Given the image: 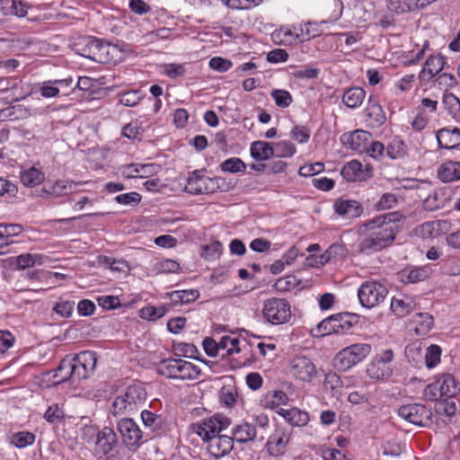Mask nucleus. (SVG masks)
<instances>
[{
	"instance_id": "nucleus-1",
	"label": "nucleus",
	"mask_w": 460,
	"mask_h": 460,
	"mask_svg": "<svg viewBox=\"0 0 460 460\" xmlns=\"http://www.w3.org/2000/svg\"><path fill=\"white\" fill-rule=\"evenodd\" d=\"M404 219L399 212H391L374 217L365 223L370 233L358 244V252L371 255L390 246L398 232L396 223Z\"/></svg>"
},
{
	"instance_id": "nucleus-2",
	"label": "nucleus",
	"mask_w": 460,
	"mask_h": 460,
	"mask_svg": "<svg viewBox=\"0 0 460 460\" xmlns=\"http://www.w3.org/2000/svg\"><path fill=\"white\" fill-rule=\"evenodd\" d=\"M231 420L222 414L202 420L191 425L193 433L208 443V451L215 458H220L231 452L234 447L232 437L219 435V432L227 429Z\"/></svg>"
},
{
	"instance_id": "nucleus-3",
	"label": "nucleus",
	"mask_w": 460,
	"mask_h": 460,
	"mask_svg": "<svg viewBox=\"0 0 460 460\" xmlns=\"http://www.w3.org/2000/svg\"><path fill=\"white\" fill-rule=\"evenodd\" d=\"M157 372L167 378L188 381L209 376L208 373L199 367L181 358H172L162 360L157 367Z\"/></svg>"
},
{
	"instance_id": "nucleus-4",
	"label": "nucleus",
	"mask_w": 460,
	"mask_h": 460,
	"mask_svg": "<svg viewBox=\"0 0 460 460\" xmlns=\"http://www.w3.org/2000/svg\"><path fill=\"white\" fill-rule=\"evenodd\" d=\"M83 434L87 443L94 444V456L100 458L110 453L118 442L116 433L110 427L99 429L94 426H86Z\"/></svg>"
},
{
	"instance_id": "nucleus-5",
	"label": "nucleus",
	"mask_w": 460,
	"mask_h": 460,
	"mask_svg": "<svg viewBox=\"0 0 460 460\" xmlns=\"http://www.w3.org/2000/svg\"><path fill=\"white\" fill-rule=\"evenodd\" d=\"M146 399V392L141 384L129 385L122 394L115 398L112 403L113 413H133L145 403Z\"/></svg>"
},
{
	"instance_id": "nucleus-6",
	"label": "nucleus",
	"mask_w": 460,
	"mask_h": 460,
	"mask_svg": "<svg viewBox=\"0 0 460 460\" xmlns=\"http://www.w3.org/2000/svg\"><path fill=\"white\" fill-rule=\"evenodd\" d=\"M110 48V44L91 36L80 37L73 44L76 54L98 63L109 62Z\"/></svg>"
},
{
	"instance_id": "nucleus-7",
	"label": "nucleus",
	"mask_w": 460,
	"mask_h": 460,
	"mask_svg": "<svg viewBox=\"0 0 460 460\" xmlns=\"http://www.w3.org/2000/svg\"><path fill=\"white\" fill-rule=\"evenodd\" d=\"M371 351L366 343L352 344L341 349L334 358V366L341 371H346L363 360Z\"/></svg>"
},
{
	"instance_id": "nucleus-8",
	"label": "nucleus",
	"mask_w": 460,
	"mask_h": 460,
	"mask_svg": "<svg viewBox=\"0 0 460 460\" xmlns=\"http://www.w3.org/2000/svg\"><path fill=\"white\" fill-rule=\"evenodd\" d=\"M262 316L266 322L271 324L286 323L291 317L290 305L284 298H269L263 303Z\"/></svg>"
},
{
	"instance_id": "nucleus-9",
	"label": "nucleus",
	"mask_w": 460,
	"mask_h": 460,
	"mask_svg": "<svg viewBox=\"0 0 460 460\" xmlns=\"http://www.w3.org/2000/svg\"><path fill=\"white\" fill-rule=\"evenodd\" d=\"M387 295V288L376 281H366L358 290L360 305L366 308H373L382 303Z\"/></svg>"
},
{
	"instance_id": "nucleus-10",
	"label": "nucleus",
	"mask_w": 460,
	"mask_h": 460,
	"mask_svg": "<svg viewBox=\"0 0 460 460\" xmlns=\"http://www.w3.org/2000/svg\"><path fill=\"white\" fill-rule=\"evenodd\" d=\"M398 415L417 426L427 427L432 423V411L420 403L402 405L398 409Z\"/></svg>"
},
{
	"instance_id": "nucleus-11",
	"label": "nucleus",
	"mask_w": 460,
	"mask_h": 460,
	"mask_svg": "<svg viewBox=\"0 0 460 460\" xmlns=\"http://www.w3.org/2000/svg\"><path fill=\"white\" fill-rule=\"evenodd\" d=\"M394 358L392 349H385L378 354L367 367V374L373 379H386L392 375L390 363Z\"/></svg>"
},
{
	"instance_id": "nucleus-12",
	"label": "nucleus",
	"mask_w": 460,
	"mask_h": 460,
	"mask_svg": "<svg viewBox=\"0 0 460 460\" xmlns=\"http://www.w3.org/2000/svg\"><path fill=\"white\" fill-rule=\"evenodd\" d=\"M291 375L303 382H311L317 376L313 361L305 356H296L290 361Z\"/></svg>"
},
{
	"instance_id": "nucleus-13",
	"label": "nucleus",
	"mask_w": 460,
	"mask_h": 460,
	"mask_svg": "<svg viewBox=\"0 0 460 460\" xmlns=\"http://www.w3.org/2000/svg\"><path fill=\"white\" fill-rule=\"evenodd\" d=\"M118 429L127 447L135 448L140 444L143 432L132 419L120 420L118 422Z\"/></svg>"
},
{
	"instance_id": "nucleus-14",
	"label": "nucleus",
	"mask_w": 460,
	"mask_h": 460,
	"mask_svg": "<svg viewBox=\"0 0 460 460\" xmlns=\"http://www.w3.org/2000/svg\"><path fill=\"white\" fill-rule=\"evenodd\" d=\"M77 361L73 358L72 359H63L57 368L58 372H66L57 383H65L67 381L75 382V380L84 379L91 376L83 367L76 363Z\"/></svg>"
},
{
	"instance_id": "nucleus-15",
	"label": "nucleus",
	"mask_w": 460,
	"mask_h": 460,
	"mask_svg": "<svg viewBox=\"0 0 460 460\" xmlns=\"http://www.w3.org/2000/svg\"><path fill=\"white\" fill-rule=\"evenodd\" d=\"M141 419L146 429L155 435L164 434L169 429V424L162 415H157L148 410L142 411Z\"/></svg>"
},
{
	"instance_id": "nucleus-16",
	"label": "nucleus",
	"mask_w": 460,
	"mask_h": 460,
	"mask_svg": "<svg viewBox=\"0 0 460 460\" xmlns=\"http://www.w3.org/2000/svg\"><path fill=\"white\" fill-rule=\"evenodd\" d=\"M431 274V268L429 266L422 267H407L398 272V279L404 284H415L427 279Z\"/></svg>"
},
{
	"instance_id": "nucleus-17",
	"label": "nucleus",
	"mask_w": 460,
	"mask_h": 460,
	"mask_svg": "<svg viewBox=\"0 0 460 460\" xmlns=\"http://www.w3.org/2000/svg\"><path fill=\"white\" fill-rule=\"evenodd\" d=\"M233 440L238 443H247L259 438L260 441L264 439V435L256 429L252 424L243 422L235 426L233 429Z\"/></svg>"
},
{
	"instance_id": "nucleus-18",
	"label": "nucleus",
	"mask_w": 460,
	"mask_h": 460,
	"mask_svg": "<svg viewBox=\"0 0 460 460\" xmlns=\"http://www.w3.org/2000/svg\"><path fill=\"white\" fill-rule=\"evenodd\" d=\"M371 134L367 131L357 129L350 134H344L342 136L343 143L350 149L362 153L367 147V143L370 141Z\"/></svg>"
},
{
	"instance_id": "nucleus-19",
	"label": "nucleus",
	"mask_w": 460,
	"mask_h": 460,
	"mask_svg": "<svg viewBox=\"0 0 460 460\" xmlns=\"http://www.w3.org/2000/svg\"><path fill=\"white\" fill-rule=\"evenodd\" d=\"M416 305L417 304L414 297L400 294L392 298L390 307L397 316L403 317L412 312L416 308Z\"/></svg>"
},
{
	"instance_id": "nucleus-20",
	"label": "nucleus",
	"mask_w": 460,
	"mask_h": 460,
	"mask_svg": "<svg viewBox=\"0 0 460 460\" xmlns=\"http://www.w3.org/2000/svg\"><path fill=\"white\" fill-rule=\"evenodd\" d=\"M446 61L440 55L429 57L425 66L419 75V78L423 82H429L444 67Z\"/></svg>"
},
{
	"instance_id": "nucleus-21",
	"label": "nucleus",
	"mask_w": 460,
	"mask_h": 460,
	"mask_svg": "<svg viewBox=\"0 0 460 460\" xmlns=\"http://www.w3.org/2000/svg\"><path fill=\"white\" fill-rule=\"evenodd\" d=\"M288 438L285 432L277 429L269 438L267 448L270 456H279L284 454Z\"/></svg>"
},
{
	"instance_id": "nucleus-22",
	"label": "nucleus",
	"mask_w": 460,
	"mask_h": 460,
	"mask_svg": "<svg viewBox=\"0 0 460 460\" xmlns=\"http://www.w3.org/2000/svg\"><path fill=\"white\" fill-rule=\"evenodd\" d=\"M450 197L446 190H435L423 200V208L428 211H434L447 206Z\"/></svg>"
},
{
	"instance_id": "nucleus-23",
	"label": "nucleus",
	"mask_w": 460,
	"mask_h": 460,
	"mask_svg": "<svg viewBox=\"0 0 460 460\" xmlns=\"http://www.w3.org/2000/svg\"><path fill=\"white\" fill-rule=\"evenodd\" d=\"M334 210L341 217L354 218L360 216L362 208L358 201L350 199H337L334 202Z\"/></svg>"
},
{
	"instance_id": "nucleus-24",
	"label": "nucleus",
	"mask_w": 460,
	"mask_h": 460,
	"mask_svg": "<svg viewBox=\"0 0 460 460\" xmlns=\"http://www.w3.org/2000/svg\"><path fill=\"white\" fill-rule=\"evenodd\" d=\"M437 140L439 147L452 149L460 145V130L441 128L437 132Z\"/></svg>"
},
{
	"instance_id": "nucleus-25",
	"label": "nucleus",
	"mask_w": 460,
	"mask_h": 460,
	"mask_svg": "<svg viewBox=\"0 0 460 460\" xmlns=\"http://www.w3.org/2000/svg\"><path fill=\"white\" fill-rule=\"evenodd\" d=\"M438 178L444 182H451L460 179V162L448 161L441 164L438 170Z\"/></svg>"
},
{
	"instance_id": "nucleus-26",
	"label": "nucleus",
	"mask_w": 460,
	"mask_h": 460,
	"mask_svg": "<svg viewBox=\"0 0 460 460\" xmlns=\"http://www.w3.org/2000/svg\"><path fill=\"white\" fill-rule=\"evenodd\" d=\"M278 413L281 415L290 425L296 427L305 426L309 421L307 412L296 408L290 410L279 409Z\"/></svg>"
},
{
	"instance_id": "nucleus-27",
	"label": "nucleus",
	"mask_w": 460,
	"mask_h": 460,
	"mask_svg": "<svg viewBox=\"0 0 460 460\" xmlns=\"http://www.w3.org/2000/svg\"><path fill=\"white\" fill-rule=\"evenodd\" d=\"M155 165L152 164H131L123 166L122 174L126 178H146L154 173Z\"/></svg>"
},
{
	"instance_id": "nucleus-28",
	"label": "nucleus",
	"mask_w": 460,
	"mask_h": 460,
	"mask_svg": "<svg viewBox=\"0 0 460 460\" xmlns=\"http://www.w3.org/2000/svg\"><path fill=\"white\" fill-rule=\"evenodd\" d=\"M414 332L420 336L427 335L433 328V316L428 313H419L413 317Z\"/></svg>"
},
{
	"instance_id": "nucleus-29",
	"label": "nucleus",
	"mask_w": 460,
	"mask_h": 460,
	"mask_svg": "<svg viewBox=\"0 0 460 460\" xmlns=\"http://www.w3.org/2000/svg\"><path fill=\"white\" fill-rule=\"evenodd\" d=\"M366 97V93L361 87H351L346 90L342 95L343 103L351 109L360 106Z\"/></svg>"
},
{
	"instance_id": "nucleus-30",
	"label": "nucleus",
	"mask_w": 460,
	"mask_h": 460,
	"mask_svg": "<svg viewBox=\"0 0 460 460\" xmlns=\"http://www.w3.org/2000/svg\"><path fill=\"white\" fill-rule=\"evenodd\" d=\"M251 155L257 161H265L274 155L271 144L265 141H254L251 145Z\"/></svg>"
},
{
	"instance_id": "nucleus-31",
	"label": "nucleus",
	"mask_w": 460,
	"mask_h": 460,
	"mask_svg": "<svg viewBox=\"0 0 460 460\" xmlns=\"http://www.w3.org/2000/svg\"><path fill=\"white\" fill-rule=\"evenodd\" d=\"M172 305H184L196 301L199 296L198 289L175 290L167 293Z\"/></svg>"
},
{
	"instance_id": "nucleus-32",
	"label": "nucleus",
	"mask_w": 460,
	"mask_h": 460,
	"mask_svg": "<svg viewBox=\"0 0 460 460\" xmlns=\"http://www.w3.org/2000/svg\"><path fill=\"white\" fill-rule=\"evenodd\" d=\"M271 38L276 44L290 46L297 42L298 34L293 33L288 28H280L272 32Z\"/></svg>"
},
{
	"instance_id": "nucleus-33",
	"label": "nucleus",
	"mask_w": 460,
	"mask_h": 460,
	"mask_svg": "<svg viewBox=\"0 0 460 460\" xmlns=\"http://www.w3.org/2000/svg\"><path fill=\"white\" fill-rule=\"evenodd\" d=\"M78 365L83 367L86 371H88L91 375L93 373L96 363H97V356L93 351H82L78 355L74 358Z\"/></svg>"
},
{
	"instance_id": "nucleus-34",
	"label": "nucleus",
	"mask_w": 460,
	"mask_h": 460,
	"mask_svg": "<svg viewBox=\"0 0 460 460\" xmlns=\"http://www.w3.org/2000/svg\"><path fill=\"white\" fill-rule=\"evenodd\" d=\"M203 178L204 175L200 174L198 171L192 172L188 177L185 190L193 195L203 194Z\"/></svg>"
},
{
	"instance_id": "nucleus-35",
	"label": "nucleus",
	"mask_w": 460,
	"mask_h": 460,
	"mask_svg": "<svg viewBox=\"0 0 460 460\" xmlns=\"http://www.w3.org/2000/svg\"><path fill=\"white\" fill-rule=\"evenodd\" d=\"M79 183L75 181H58L51 187L49 191L56 197L65 196L72 192H75Z\"/></svg>"
},
{
	"instance_id": "nucleus-36",
	"label": "nucleus",
	"mask_w": 460,
	"mask_h": 460,
	"mask_svg": "<svg viewBox=\"0 0 460 460\" xmlns=\"http://www.w3.org/2000/svg\"><path fill=\"white\" fill-rule=\"evenodd\" d=\"M43 180L44 174L34 167L21 173V181L27 187H34L41 183Z\"/></svg>"
},
{
	"instance_id": "nucleus-37",
	"label": "nucleus",
	"mask_w": 460,
	"mask_h": 460,
	"mask_svg": "<svg viewBox=\"0 0 460 460\" xmlns=\"http://www.w3.org/2000/svg\"><path fill=\"white\" fill-rule=\"evenodd\" d=\"M167 312L168 308L165 305H161L158 307L146 305L140 309L139 316L145 320L155 321L163 317Z\"/></svg>"
},
{
	"instance_id": "nucleus-38",
	"label": "nucleus",
	"mask_w": 460,
	"mask_h": 460,
	"mask_svg": "<svg viewBox=\"0 0 460 460\" xmlns=\"http://www.w3.org/2000/svg\"><path fill=\"white\" fill-rule=\"evenodd\" d=\"M367 117L372 119L373 127H379L383 125L385 120V113L381 105L377 103H371L367 109Z\"/></svg>"
},
{
	"instance_id": "nucleus-39",
	"label": "nucleus",
	"mask_w": 460,
	"mask_h": 460,
	"mask_svg": "<svg viewBox=\"0 0 460 460\" xmlns=\"http://www.w3.org/2000/svg\"><path fill=\"white\" fill-rule=\"evenodd\" d=\"M361 163L357 160H352L343 166L341 170V174L347 181H354L358 180L359 174L361 173Z\"/></svg>"
},
{
	"instance_id": "nucleus-40",
	"label": "nucleus",
	"mask_w": 460,
	"mask_h": 460,
	"mask_svg": "<svg viewBox=\"0 0 460 460\" xmlns=\"http://www.w3.org/2000/svg\"><path fill=\"white\" fill-rule=\"evenodd\" d=\"M34 441L35 435L29 431L16 432L11 437V443L18 448H23L32 445Z\"/></svg>"
},
{
	"instance_id": "nucleus-41",
	"label": "nucleus",
	"mask_w": 460,
	"mask_h": 460,
	"mask_svg": "<svg viewBox=\"0 0 460 460\" xmlns=\"http://www.w3.org/2000/svg\"><path fill=\"white\" fill-rule=\"evenodd\" d=\"M441 386L444 396L452 397L457 391L456 380L453 376L447 374L440 376L437 381Z\"/></svg>"
},
{
	"instance_id": "nucleus-42",
	"label": "nucleus",
	"mask_w": 460,
	"mask_h": 460,
	"mask_svg": "<svg viewBox=\"0 0 460 460\" xmlns=\"http://www.w3.org/2000/svg\"><path fill=\"white\" fill-rule=\"evenodd\" d=\"M220 169L225 172L236 173L244 172L246 169V164L241 158L231 157L225 160L220 164Z\"/></svg>"
},
{
	"instance_id": "nucleus-43",
	"label": "nucleus",
	"mask_w": 460,
	"mask_h": 460,
	"mask_svg": "<svg viewBox=\"0 0 460 460\" xmlns=\"http://www.w3.org/2000/svg\"><path fill=\"white\" fill-rule=\"evenodd\" d=\"M386 154L392 159H398L405 155L406 146L400 139H394L386 147Z\"/></svg>"
},
{
	"instance_id": "nucleus-44",
	"label": "nucleus",
	"mask_w": 460,
	"mask_h": 460,
	"mask_svg": "<svg viewBox=\"0 0 460 460\" xmlns=\"http://www.w3.org/2000/svg\"><path fill=\"white\" fill-rule=\"evenodd\" d=\"M277 157H291L296 153V147L290 141H280L273 146Z\"/></svg>"
},
{
	"instance_id": "nucleus-45",
	"label": "nucleus",
	"mask_w": 460,
	"mask_h": 460,
	"mask_svg": "<svg viewBox=\"0 0 460 460\" xmlns=\"http://www.w3.org/2000/svg\"><path fill=\"white\" fill-rule=\"evenodd\" d=\"M240 341L238 338H232L230 336H224L221 338L220 341L218 342L219 350H226V355L230 356L234 352H239Z\"/></svg>"
},
{
	"instance_id": "nucleus-46",
	"label": "nucleus",
	"mask_w": 460,
	"mask_h": 460,
	"mask_svg": "<svg viewBox=\"0 0 460 460\" xmlns=\"http://www.w3.org/2000/svg\"><path fill=\"white\" fill-rule=\"evenodd\" d=\"M3 231H0V234L3 235L0 246H7L9 243V237L19 234L22 232V226L16 224H3Z\"/></svg>"
},
{
	"instance_id": "nucleus-47",
	"label": "nucleus",
	"mask_w": 460,
	"mask_h": 460,
	"mask_svg": "<svg viewBox=\"0 0 460 460\" xmlns=\"http://www.w3.org/2000/svg\"><path fill=\"white\" fill-rule=\"evenodd\" d=\"M270 95L276 105L281 108L288 107L293 101L291 94L286 90H273Z\"/></svg>"
},
{
	"instance_id": "nucleus-48",
	"label": "nucleus",
	"mask_w": 460,
	"mask_h": 460,
	"mask_svg": "<svg viewBox=\"0 0 460 460\" xmlns=\"http://www.w3.org/2000/svg\"><path fill=\"white\" fill-rule=\"evenodd\" d=\"M10 264L14 270H24L33 266L32 253H22L11 259Z\"/></svg>"
},
{
	"instance_id": "nucleus-49",
	"label": "nucleus",
	"mask_w": 460,
	"mask_h": 460,
	"mask_svg": "<svg viewBox=\"0 0 460 460\" xmlns=\"http://www.w3.org/2000/svg\"><path fill=\"white\" fill-rule=\"evenodd\" d=\"M441 356V349L438 345H430L427 349L425 355L426 366L429 368L434 367L439 361Z\"/></svg>"
},
{
	"instance_id": "nucleus-50",
	"label": "nucleus",
	"mask_w": 460,
	"mask_h": 460,
	"mask_svg": "<svg viewBox=\"0 0 460 460\" xmlns=\"http://www.w3.org/2000/svg\"><path fill=\"white\" fill-rule=\"evenodd\" d=\"M298 285V280L295 276L288 275L284 278L279 279L275 283L277 290L286 292L293 289Z\"/></svg>"
},
{
	"instance_id": "nucleus-51",
	"label": "nucleus",
	"mask_w": 460,
	"mask_h": 460,
	"mask_svg": "<svg viewBox=\"0 0 460 460\" xmlns=\"http://www.w3.org/2000/svg\"><path fill=\"white\" fill-rule=\"evenodd\" d=\"M443 103L453 116L460 113V101L453 93H445L443 96Z\"/></svg>"
},
{
	"instance_id": "nucleus-52",
	"label": "nucleus",
	"mask_w": 460,
	"mask_h": 460,
	"mask_svg": "<svg viewBox=\"0 0 460 460\" xmlns=\"http://www.w3.org/2000/svg\"><path fill=\"white\" fill-rule=\"evenodd\" d=\"M423 396L426 400L437 401L444 396V394L441 391L440 385L437 384L435 381L425 387L423 391Z\"/></svg>"
},
{
	"instance_id": "nucleus-53",
	"label": "nucleus",
	"mask_w": 460,
	"mask_h": 460,
	"mask_svg": "<svg viewBox=\"0 0 460 460\" xmlns=\"http://www.w3.org/2000/svg\"><path fill=\"white\" fill-rule=\"evenodd\" d=\"M349 315L347 314L332 315V319H333L332 325L334 326L335 333L348 331L351 327V323L347 319Z\"/></svg>"
},
{
	"instance_id": "nucleus-54",
	"label": "nucleus",
	"mask_w": 460,
	"mask_h": 460,
	"mask_svg": "<svg viewBox=\"0 0 460 460\" xmlns=\"http://www.w3.org/2000/svg\"><path fill=\"white\" fill-rule=\"evenodd\" d=\"M397 204V198L393 193H385L380 198L379 201L376 204L377 210H386L393 208Z\"/></svg>"
},
{
	"instance_id": "nucleus-55",
	"label": "nucleus",
	"mask_w": 460,
	"mask_h": 460,
	"mask_svg": "<svg viewBox=\"0 0 460 460\" xmlns=\"http://www.w3.org/2000/svg\"><path fill=\"white\" fill-rule=\"evenodd\" d=\"M75 307V302L73 301H60L56 303L53 307V311L62 317H70Z\"/></svg>"
},
{
	"instance_id": "nucleus-56",
	"label": "nucleus",
	"mask_w": 460,
	"mask_h": 460,
	"mask_svg": "<svg viewBox=\"0 0 460 460\" xmlns=\"http://www.w3.org/2000/svg\"><path fill=\"white\" fill-rule=\"evenodd\" d=\"M202 256L206 260H215L217 258L222 251V244L219 242H212L203 248Z\"/></svg>"
},
{
	"instance_id": "nucleus-57",
	"label": "nucleus",
	"mask_w": 460,
	"mask_h": 460,
	"mask_svg": "<svg viewBox=\"0 0 460 460\" xmlns=\"http://www.w3.org/2000/svg\"><path fill=\"white\" fill-rule=\"evenodd\" d=\"M232 65L229 59L221 57H214L209 60L210 68L221 73L230 69Z\"/></svg>"
},
{
	"instance_id": "nucleus-58",
	"label": "nucleus",
	"mask_w": 460,
	"mask_h": 460,
	"mask_svg": "<svg viewBox=\"0 0 460 460\" xmlns=\"http://www.w3.org/2000/svg\"><path fill=\"white\" fill-rule=\"evenodd\" d=\"M323 170L324 164L323 163L305 164L299 168V174L304 177H308L320 173Z\"/></svg>"
},
{
	"instance_id": "nucleus-59",
	"label": "nucleus",
	"mask_w": 460,
	"mask_h": 460,
	"mask_svg": "<svg viewBox=\"0 0 460 460\" xmlns=\"http://www.w3.org/2000/svg\"><path fill=\"white\" fill-rule=\"evenodd\" d=\"M290 134L300 144L307 143L310 138V130L305 126H296Z\"/></svg>"
},
{
	"instance_id": "nucleus-60",
	"label": "nucleus",
	"mask_w": 460,
	"mask_h": 460,
	"mask_svg": "<svg viewBox=\"0 0 460 460\" xmlns=\"http://www.w3.org/2000/svg\"><path fill=\"white\" fill-rule=\"evenodd\" d=\"M97 303L103 309H115L119 306V299L114 296H101L97 298Z\"/></svg>"
},
{
	"instance_id": "nucleus-61",
	"label": "nucleus",
	"mask_w": 460,
	"mask_h": 460,
	"mask_svg": "<svg viewBox=\"0 0 460 460\" xmlns=\"http://www.w3.org/2000/svg\"><path fill=\"white\" fill-rule=\"evenodd\" d=\"M364 152H366L369 156L376 159L384 155L385 146L378 141H368L367 147Z\"/></svg>"
},
{
	"instance_id": "nucleus-62",
	"label": "nucleus",
	"mask_w": 460,
	"mask_h": 460,
	"mask_svg": "<svg viewBox=\"0 0 460 460\" xmlns=\"http://www.w3.org/2000/svg\"><path fill=\"white\" fill-rule=\"evenodd\" d=\"M164 74L171 78L182 76L186 70L184 65L181 64H167L164 65Z\"/></svg>"
},
{
	"instance_id": "nucleus-63",
	"label": "nucleus",
	"mask_w": 460,
	"mask_h": 460,
	"mask_svg": "<svg viewBox=\"0 0 460 460\" xmlns=\"http://www.w3.org/2000/svg\"><path fill=\"white\" fill-rule=\"evenodd\" d=\"M115 199L122 205H136L141 200V196L137 192H128L118 195Z\"/></svg>"
},
{
	"instance_id": "nucleus-64",
	"label": "nucleus",
	"mask_w": 460,
	"mask_h": 460,
	"mask_svg": "<svg viewBox=\"0 0 460 460\" xmlns=\"http://www.w3.org/2000/svg\"><path fill=\"white\" fill-rule=\"evenodd\" d=\"M45 420L49 423H57L63 418L62 411L57 404H53L48 408L44 414Z\"/></svg>"
}]
</instances>
